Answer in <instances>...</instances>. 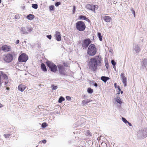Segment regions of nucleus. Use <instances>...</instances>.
Returning <instances> with one entry per match:
<instances>
[{"mask_svg":"<svg viewBox=\"0 0 147 147\" xmlns=\"http://www.w3.org/2000/svg\"><path fill=\"white\" fill-rule=\"evenodd\" d=\"M127 123H128V125H129V126H131L132 125H131V124L128 121V122H127Z\"/></svg>","mask_w":147,"mask_h":147,"instance_id":"obj_47","label":"nucleus"},{"mask_svg":"<svg viewBox=\"0 0 147 147\" xmlns=\"http://www.w3.org/2000/svg\"><path fill=\"white\" fill-rule=\"evenodd\" d=\"M38 146H36V147H38Z\"/></svg>","mask_w":147,"mask_h":147,"instance_id":"obj_55","label":"nucleus"},{"mask_svg":"<svg viewBox=\"0 0 147 147\" xmlns=\"http://www.w3.org/2000/svg\"><path fill=\"white\" fill-rule=\"evenodd\" d=\"M1 0H0V3H1Z\"/></svg>","mask_w":147,"mask_h":147,"instance_id":"obj_54","label":"nucleus"},{"mask_svg":"<svg viewBox=\"0 0 147 147\" xmlns=\"http://www.w3.org/2000/svg\"><path fill=\"white\" fill-rule=\"evenodd\" d=\"M59 73L62 75H65V71L64 67L62 65L59 64L57 65Z\"/></svg>","mask_w":147,"mask_h":147,"instance_id":"obj_10","label":"nucleus"},{"mask_svg":"<svg viewBox=\"0 0 147 147\" xmlns=\"http://www.w3.org/2000/svg\"><path fill=\"white\" fill-rule=\"evenodd\" d=\"M81 142L82 144L83 145H84V146H85L86 144L83 141H82Z\"/></svg>","mask_w":147,"mask_h":147,"instance_id":"obj_44","label":"nucleus"},{"mask_svg":"<svg viewBox=\"0 0 147 147\" xmlns=\"http://www.w3.org/2000/svg\"><path fill=\"white\" fill-rule=\"evenodd\" d=\"M120 92H119V90L118 91V92H117V94H120Z\"/></svg>","mask_w":147,"mask_h":147,"instance_id":"obj_51","label":"nucleus"},{"mask_svg":"<svg viewBox=\"0 0 147 147\" xmlns=\"http://www.w3.org/2000/svg\"><path fill=\"white\" fill-rule=\"evenodd\" d=\"M66 98L67 100H70L71 99V97L68 96H66Z\"/></svg>","mask_w":147,"mask_h":147,"instance_id":"obj_40","label":"nucleus"},{"mask_svg":"<svg viewBox=\"0 0 147 147\" xmlns=\"http://www.w3.org/2000/svg\"><path fill=\"white\" fill-rule=\"evenodd\" d=\"M114 84V86H115V87L116 88H117V86H117V84H116V83H115Z\"/></svg>","mask_w":147,"mask_h":147,"instance_id":"obj_46","label":"nucleus"},{"mask_svg":"<svg viewBox=\"0 0 147 147\" xmlns=\"http://www.w3.org/2000/svg\"><path fill=\"white\" fill-rule=\"evenodd\" d=\"M32 30V28L29 27H22L20 29V30L22 34H28L29 32H31Z\"/></svg>","mask_w":147,"mask_h":147,"instance_id":"obj_8","label":"nucleus"},{"mask_svg":"<svg viewBox=\"0 0 147 147\" xmlns=\"http://www.w3.org/2000/svg\"><path fill=\"white\" fill-rule=\"evenodd\" d=\"M2 76L4 78V79H5L7 80L8 79V77L5 74H3L2 75Z\"/></svg>","mask_w":147,"mask_h":147,"instance_id":"obj_28","label":"nucleus"},{"mask_svg":"<svg viewBox=\"0 0 147 147\" xmlns=\"http://www.w3.org/2000/svg\"><path fill=\"white\" fill-rule=\"evenodd\" d=\"M122 119L123 121L125 123L128 122V121L124 117H122Z\"/></svg>","mask_w":147,"mask_h":147,"instance_id":"obj_29","label":"nucleus"},{"mask_svg":"<svg viewBox=\"0 0 147 147\" xmlns=\"http://www.w3.org/2000/svg\"><path fill=\"white\" fill-rule=\"evenodd\" d=\"M91 41L89 38H86L84 39L83 41L82 44V46L83 49H86L91 43Z\"/></svg>","mask_w":147,"mask_h":147,"instance_id":"obj_9","label":"nucleus"},{"mask_svg":"<svg viewBox=\"0 0 147 147\" xmlns=\"http://www.w3.org/2000/svg\"><path fill=\"white\" fill-rule=\"evenodd\" d=\"M101 59L99 56L91 58L89 62V69L94 71H96L97 69V67L101 65Z\"/></svg>","mask_w":147,"mask_h":147,"instance_id":"obj_1","label":"nucleus"},{"mask_svg":"<svg viewBox=\"0 0 147 147\" xmlns=\"http://www.w3.org/2000/svg\"><path fill=\"white\" fill-rule=\"evenodd\" d=\"M54 6L53 5L50 6L49 7V9L50 11L53 10H54Z\"/></svg>","mask_w":147,"mask_h":147,"instance_id":"obj_30","label":"nucleus"},{"mask_svg":"<svg viewBox=\"0 0 147 147\" xmlns=\"http://www.w3.org/2000/svg\"><path fill=\"white\" fill-rule=\"evenodd\" d=\"M88 92L90 94L92 93L93 92V90L90 88H88L87 90Z\"/></svg>","mask_w":147,"mask_h":147,"instance_id":"obj_23","label":"nucleus"},{"mask_svg":"<svg viewBox=\"0 0 147 147\" xmlns=\"http://www.w3.org/2000/svg\"><path fill=\"white\" fill-rule=\"evenodd\" d=\"M91 84H92V85H94V86H95V87H97V84L96 83H94L93 82H92L91 83Z\"/></svg>","mask_w":147,"mask_h":147,"instance_id":"obj_39","label":"nucleus"},{"mask_svg":"<svg viewBox=\"0 0 147 147\" xmlns=\"http://www.w3.org/2000/svg\"><path fill=\"white\" fill-rule=\"evenodd\" d=\"M97 36L98 37L100 41H101L102 40V36H101V34L100 32H98Z\"/></svg>","mask_w":147,"mask_h":147,"instance_id":"obj_22","label":"nucleus"},{"mask_svg":"<svg viewBox=\"0 0 147 147\" xmlns=\"http://www.w3.org/2000/svg\"><path fill=\"white\" fill-rule=\"evenodd\" d=\"M117 88H118V89L119 90V92H120L121 91V89L120 88V87H119V86H117Z\"/></svg>","mask_w":147,"mask_h":147,"instance_id":"obj_45","label":"nucleus"},{"mask_svg":"<svg viewBox=\"0 0 147 147\" xmlns=\"http://www.w3.org/2000/svg\"><path fill=\"white\" fill-rule=\"evenodd\" d=\"M82 147H84V146H83Z\"/></svg>","mask_w":147,"mask_h":147,"instance_id":"obj_56","label":"nucleus"},{"mask_svg":"<svg viewBox=\"0 0 147 147\" xmlns=\"http://www.w3.org/2000/svg\"><path fill=\"white\" fill-rule=\"evenodd\" d=\"M47 37L50 39H51V35H47Z\"/></svg>","mask_w":147,"mask_h":147,"instance_id":"obj_41","label":"nucleus"},{"mask_svg":"<svg viewBox=\"0 0 147 147\" xmlns=\"http://www.w3.org/2000/svg\"><path fill=\"white\" fill-rule=\"evenodd\" d=\"M98 7V5L93 4H88L86 6V9L91 10L94 12H95V11L97 10Z\"/></svg>","mask_w":147,"mask_h":147,"instance_id":"obj_7","label":"nucleus"},{"mask_svg":"<svg viewBox=\"0 0 147 147\" xmlns=\"http://www.w3.org/2000/svg\"><path fill=\"white\" fill-rule=\"evenodd\" d=\"M16 19H19L20 18V16L18 15H16L15 16Z\"/></svg>","mask_w":147,"mask_h":147,"instance_id":"obj_38","label":"nucleus"},{"mask_svg":"<svg viewBox=\"0 0 147 147\" xmlns=\"http://www.w3.org/2000/svg\"><path fill=\"white\" fill-rule=\"evenodd\" d=\"M46 63L51 71L55 72L57 71V67L53 63L48 61Z\"/></svg>","mask_w":147,"mask_h":147,"instance_id":"obj_4","label":"nucleus"},{"mask_svg":"<svg viewBox=\"0 0 147 147\" xmlns=\"http://www.w3.org/2000/svg\"><path fill=\"white\" fill-rule=\"evenodd\" d=\"M111 62L112 65L115 66L116 65V63L115 61L114 60H112Z\"/></svg>","mask_w":147,"mask_h":147,"instance_id":"obj_32","label":"nucleus"},{"mask_svg":"<svg viewBox=\"0 0 147 147\" xmlns=\"http://www.w3.org/2000/svg\"><path fill=\"white\" fill-rule=\"evenodd\" d=\"M47 126V123L45 122L43 123L42 124V127L44 128L46 127Z\"/></svg>","mask_w":147,"mask_h":147,"instance_id":"obj_27","label":"nucleus"},{"mask_svg":"<svg viewBox=\"0 0 147 147\" xmlns=\"http://www.w3.org/2000/svg\"><path fill=\"white\" fill-rule=\"evenodd\" d=\"M63 64L65 67H68V65L67 63H65V62H63Z\"/></svg>","mask_w":147,"mask_h":147,"instance_id":"obj_35","label":"nucleus"},{"mask_svg":"<svg viewBox=\"0 0 147 147\" xmlns=\"http://www.w3.org/2000/svg\"><path fill=\"white\" fill-rule=\"evenodd\" d=\"M54 85H52V86L53 87L52 89L53 90H55L57 88V86H54Z\"/></svg>","mask_w":147,"mask_h":147,"instance_id":"obj_31","label":"nucleus"},{"mask_svg":"<svg viewBox=\"0 0 147 147\" xmlns=\"http://www.w3.org/2000/svg\"><path fill=\"white\" fill-rule=\"evenodd\" d=\"M6 89L7 90H9V88L8 87H7L6 88Z\"/></svg>","mask_w":147,"mask_h":147,"instance_id":"obj_50","label":"nucleus"},{"mask_svg":"<svg viewBox=\"0 0 147 147\" xmlns=\"http://www.w3.org/2000/svg\"><path fill=\"white\" fill-rule=\"evenodd\" d=\"M3 107V105L1 104L0 103V108Z\"/></svg>","mask_w":147,"mask_h":147,"instance_id":"obj_49","label":"nucleus"},{"mask_svg":"<svg viewBox=\"0 0 147 147\" xmlns=\"http://www.w3.org/2000/svg\"><path fill=\"white\" fill-rule=\"evenodd\" d=\"M3 58L4 60L7 63L11 62L13 59V56L10 53L3 55Z\"/></svg>","mask_w":147,"mask_h":147,"instance_id":"obj_6","label":"nucleus"},{"mask_svg":"<svg viewBox=\"0 0 147 147\" xmlns=\"http://www.w3.org/2000/svg\"><path fill=\"white\" fill-rule=\"evenodd\" d=\"M121 78L122 82L124 86H126L127 85V79L126 77L125 76L124 73H121Z\"/></svg>","mask_w":147,"mask_h":147,"instance_id":"obj_11","label":"nucleus"},{"mask_svg":"<svg viewBox=\"0 0 147 147\" xmlns=\"http://www.w3.org/2000/svg\"><path fill=\"white\" fill-rule=\"evenodd\" d=\"M87 134H90V131H88L87 132Z\"/></svg>","mask_w":147,"mask_h":147,"instance_id":"obj_48","label":"nucleus"},{"mask_svg":"<svg viewBox=\"0 0 147 147\" xmlns=\"http://www.w3.org/2000/svg\"><path fill=\"white\" fill-rule=\"evenodd\" d=\"M19 42V40H17L16 42V44H18Z\"/></svg>","mask_w":147,"mask_h":147,"instance_id":"obj_43","label":"nucleus"},{"mask_svg":"<svg viewBox=\"0 0 147 147\" xmlns=\"http://www.w3.org/2000/svg\"><path fill=\"white\" fill-rule=\"evenodd\" d=\"M105 63L106 67L107 69L109 68V66L108 61L107 60V61H105Z\"/></svg>","mask_w":147,"mask_h":147,"instance_id":"obj_24","label":"nucleus"},{"mask_svg":"<svg viewBox=\"0 0 147 147\" xmlns=\"http://www.w3.org/2000/svg\"><path fill=\"white\" fill-rule=\"evenodd\" d=\"M78 18L79 20H84L86 21L89 22H90V20L88 18H87L86 16H83L82 15L78 17Z\"/></svg>","mask_w":147,"mask_h":147,"instance_id":"obj_15","label":"nucleus"},{"mask_svg":"<svg viewBox=\"0 0 147 147\" xmlns=\"http://www.w3.org/2000/svg\"><path fill=\"white\" fill-rule=\"evenodd\" d=\"M76 27L77 29L80 31H84L86 28L84 23L81 21H78L76 24Z\"/></svg>","mask_w":147,"mask_h":147,"instance_id":"obj_3","label":"nucleus"},{"mask_svg":"<svg viewBox=\"0 0 147 147\" xmlns=\"http://www.w3.org/2000/svg\"><path fill=\"white\" fill-rule=\"evenodd\" d=\"M35 18L33 14H30L27 16V18L30 20H32Z\"/></svg>","mask_w":147,"mask_h":147,"instance_id":"obj_17","label":"nucleus"},{"mask_svg":"<svg viewBox=\"0 0 147 147\" xmlns=\"http://www.w3.org/2000/svg\"><path fill=\"white\" fill-rule=\"evenodd\" d=\"M11 135V134H4V136L5 138H9V136Z\"/></svg>","mask_w":147,"mask_h":147,"instance_id":"obj_25","label":"nucleus"},{"mask_svg":"<svg viewBox=\"0 0 147 147\" xmlns=\"http://www.w3.org/2000/svg\"><path fill=\"white\" fill-rule=\"evenodd\" d=\"M32 7L34 9H37L38 8V5L37 4H33Z\"/></svg>","mask_w":147,"mask_h":147,"instance_id":"obj_26","label":"nucleus"},{"mask_svg":"<svg viewBox=\"0 0 147 147\" xmlns=\"http://www.w3.org/2000/svg\"><path fill=\"white\" fill-rule=\"evenodd\" d=\"M55 36V38L57 41H60L61 40V37L60 32L56 31Z\"/></svg>","mask_w":147,"mask_h":147,"instance_id":"obj_13","label":"nucleus"},{"mask_svg":"<svg viewBox=\"0 0 147 147\" xmlns=\"http://www.w3.org/2000/svg\"><path fill=\"white\" fill-rule=\"evenodd\" d=\"M41 67L42 70L44 71H47V69L46 67L43 63H42L41 65Z\"/></svg>","mask_w":147,"mask_h":147,"instance_id":"obj_18","label":"nucleus"},{"mask_svg":"<svg viewBox=\"0 0 147 147\" xmlns=\"http://www.w3.org/2000/svg\"><path fill=\"white\" fill-rule=\"evenodd\" d=\"M116 100L117 102L120 104H121V101L119 98H116Z\"/></svg>","mask_w":147,"mask_h":147,"instance_id":"obj_33","label":"nucleus"},{"mask_svg":"<svg viewBox=\"0 0 147 147\" xmlns=\"http://www.w3.org/2000/svg\"><path fill=\"white\" fill-rule=\"evenodd\" d=\"M103 19L106 22H109L111 20V18L108 16H104L103 17Z\"/></svg>","mask_w":147,"mask_h":147,"instance_id":"obj_16","label":"nucleus"},{"mask_svg":"<svg viewBox=\"0 0 147 147\" xmlns=\"http://www.w3.org/2000/svg\"><path fill=\"white\" fill-rule=\"evenodd\" d=\"M97 52L95 46L94 44H90L89 46L87 51V54L90 56L95 55Z\"/></svg>","mask_w":147,"mask_h":147,"instance_id":"obj_2","label":"nucleus"},{"mask_svg":"<svg viewBox=\"0 0 147 147\" xmlns=\"http://www.w3.org/2000/svg\"><path fill=\"white\" fill-rule=\"evenodd\" d=\"M61 4V3L60 2H58L55 3V5L57 7L59 5H60Z\"/></svg>","mask_w":147,"mask_h":147,"instance_id":"obj_34","label":"nucleus"},{"mask_svg":"<svg viewBox=\"0 0 147 147\" xmlns=\"http://www.w3.org/2000/svg\"><path fill=\"white\" fill-rule=\"evenodd\" d=\"M131 11L132 12V13L134 14V16L135 17V11L134 10H132Z\"/></svg>","mask_w":147,"mask_h":147,"instance_id":"obj_42","label":"nucleus"},{"mask_svg":"<svg viewBox=\"0 0 147 147\" xmlns=\"http://www.w3.org/2000/svg\"><path fill=\"white\" fill-rule=\"evenodd\" d=\"M28 59V57L27 55L25 53H23L19 56L18 60L20 62H25Z\"/></svg>","mask_w":147,"mask_h":147,"instance_id":"obj_5","label":"nucleus"},{"mask_svg":"<svg viewBox=\"0 0 147 147\" xmlns=\"http://www.w3.org/2000/svg\"><path fill=\"white\" fill-rule=\"evenodd\" d=\"M1 49L4 52H8L10 51L11 47L9 46L4 45L1 47Z\"/></svg>","mask_w":147,"mask_h":147,"instance_id":"obj_12","label":"nucleus"},{"mask_svg":"<svg viewBox=\"0 0 147 147\" xmlns=\"http://www.w3.org/2000/svg\"><path fill=\"white\" fill-rule=\"evenodd\" d=\"M76 7L75 6H73V13L74 14L75 13L76 11Z\"/></svg>","mask_w":147,"mask_h":147,"instance_id":"obj_37","label":"nucleus"},{"mask_svg":"<svg viewBox=\"0 0 147 147\" xmlns=\"http://www.w3.org/2000/svg\"><path fill=\"white\" fill-rule=\"evenodd\" d=\"M109 79V77L105 76H102L101 78V79L105 82H106Z\"/></svg>","mask_w":147,"mask_h":147,"instance_id":"obj_19","label":"nucleus"},{"mask_svg":"<svg viewBox=\"0 0 147 147\" xmlns=\"http://www.w3.org/2000/svg\"><path fill=\"white\" fill-rule=\"evenodd\" d=\"M46 141L45 140H43L42 141H41L40 142V143H43L44 144H45L46 143Z\"/></svg>","mask_w":147,"mask_h":147,"instance_id":"obj_36","label":"nucleus"},{"mask_svg":"<svg viewBox=\"0 0 147 147\" xmlns=\"http://www.w3.org/2000/svg\"><path fill=\"white\" fill-rule=\"evenodd\" d=\"M121 94H122L123 93V91H121Z\"/></svg>","mask_w":147,"mask_h":147,"instance_id":"obj_52","label":"nucleus"},{"mask_svg":"<svg viewBox=\"0 0 147 147\" xmlns=\"http://www.w3.org/2000/svg\"><path fill=\"white\" fill-rule=\"evenodd\" d=\"M146 61V59H144V60H143V61Z\"/></svg>","mask_w":147,"mask_h":147,"instance_id":"obj_53","label":"nucleus"},{"mask_svg":"<svg viewBox=\"0 0 147 147\" xmlns=\"http://www.w3.org/2000/svg\"><path fill=\"white\" fill-rule=\"evenodd\" d=\"M90 102V100H84L82 101V104L83 106H84L86 104L89 102Z\"/></svg>","mask_w":147,"mask_h":147,"instance_id":"obj_20","label":"nucleus"},{"mask_svg":"<svg viewBox=\"0 0 147 147\" xmlns=\"http://www.w3.org/2000/svg\"><path fill=\"white\" fill-rule=\"evenodd\" d=\"M26 86L22 84H20L18 87V89L21 92H23L26 88Z\"/></svg>","mask_w":147,"mask_h":147,"instance_id":"obj_14","label":"nucleus"},{"mask_svg":"<svg viewBox=\"0 0 147 147\" xmlns=\"http://www.w3.org/2000/svg\"><path fill=\"white\" fill-rule=\"evenodd\" d=\"M65 100V98L62 96H60L58 102L59 103H61L62 101H64Z\"/></svg>","mask_w":147,"mask_h":147,"instance_id":"obj_21","label":"nucleus"}]
</instances>
